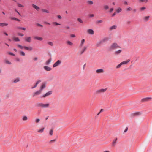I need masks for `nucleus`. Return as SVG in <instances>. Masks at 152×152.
<instances>
[{
    "mask_svg": "<svg viewBox=\"0 0 152 152\" xmlns=\"http://www.w3.org/2000/svg\"><path fill=\"white\" fill-rule=\"evenodd\" d=\"M17 4H18V6L19 7H24L23 5H22L20 3H18Z\"/></svg>",
    "mask_w": 152,
    "mask_h": 152,
    "instance_id": "nucleus-46",
    "label": "nucleus"
},
{
    "mask_svg": "<svg viewBox=\"0 0 152 152\" xmlns=\"http://www.w3.org/2000/svg\"><path fill=\"white\" fill-rule=\"evenodd\" d=\"M61 63V61L60 60H58L53 65V67H56L60 65Z\"/></svg>",
    "mask_w": 152,
    "mask_h": 152,
    "instance_id": "nucleus-5",
    "label": "nucleus"
},
{
    "mask_svg": "<svg viewBox=\"0 0 152 152\" xmlns=\"http://www.w3.org/2000/svg\"><path fill=\"white\" fill-rule=\"evenodd\" d=\"M27 119H28V118L25 115V116H23V118H22V120L23 121H26V120H27Z\"/></svg>",
    "mask_w": 152,
    "mask_h": 152,
    "instance_id": "nucleus-31",
    "label": "nucleus"
},
{
    "mask_svg": "<svg viewBox=\"0 0 152 152\" xmlns=\"http://www.w3.org/2000/svg\"><path fill=\"white\" fill-rule=\"evenodd\" d=\"M117 137H115L113 139L111 144L112 146L115 147V146L117 143Z\"/></svg>",
    "mask_w": 152,
    "mask_h": 152,
    "instance_id": "nucleus-6",
    "label": "nucleus"
},
{
    "mask_svg": "<svg viewBox=\"0 0 152 152\" xmlns=\"http://www.w3.org/2000/svg\"><path fill=\"white\" fill-rule=\"evenodd\" d=\"M41 10H42V12H46V13H49V11L48 10H45L44 9H42Z\"/></svg>",
    "mask_w": 152,
    "mask_h": 152,
    "instance_id": "nucleus-30",
    "label": "nucleus"
},
{
    "mask_svg": "<svg viewBox=\"0 0 152 152\" xmlns=\"http://www.w3.org/2000/svg\"><path fill=\"white\" fill-rule=\"evenodd\" d=\"M124 4L125 5H127L128 4V2L126 1L124 2Z\"/></svg>",
    "mask_w": 152,
    "mask_h": 152,
    "instance_id": "nucleus-58",
    "label": "nucleus"
},
{
    "mask_svg": "<svg viewBox=\"0 0 152 152\" xmlns=\"http://www.w3.org/2000/svg\"><path fill=\"white\" fill-rule=\"evenodd\" d=\"M117 26L116 25H113L110 27V29L112 30L114 29H115L116 28Z\"/></svg>",
    "mask_w": 152,
    "mask_h": 152,
    "instance_id": "nucleus-26",
    "label": "nucleus"
},
{
    "mask_svg": "<svg viewBox=\"0 0 152 152\" xmlns=\"http://www.w3.org/2000/svg\"><path fill=\"white\" fill-rule=\"evenodd\" d=\"M15 11L20 16H21L20 14L19 13V12H18V11L16 9L15 10Z\"/></svg>",
    "mask_w": 152,
    "mask_h": 152,
    "instance_id": "nucleus-60",
    "label": "nucleus"
},
{
    "mask_svg": "<svg viewBox=\"0 0 152 152\" xmlns=\"http://www.w3.org/2000/svg\"><path fill=\"white\" fill-rule=\"evenodd\" d=\"M46 83L45 82H43L40 87V90L42 91V90L43 89H44V88H45L46 87Z\"/></svg>",
    "mask_w": 152,
    "mask_h": 152,
    "instance_id": "nucleus-8",
    "label": "nucleus"
},
{
    "mask_svg": "<svg viewBox=\"0 0 152 152\" xmlns=\"http://www.w3.org/2000/svg\"><path fill=\"white\" fill-rule=\"evenodd\" d=\"M53 24L55 25H60V24L56 22H53Z\"/></svg>",
    "mask_w": 152,
    "mask_h": 152,
    "instance_id": "nucleus-45",
    "label": "nucleus"
},
{
    "mask_svg": "<svg viewBox=\"0 0 152 152\" xmlns=\"http://www.w3.org/2000/svg\"><path fill=\"white\" fill-rule=\"evenodd\" d=\"M87 3L88 4L92 5L93 4V2L91 1H87Z\"/></svg>",
    "mask_w": 152,
    "mask_h": 152,
    "instance_id": "nucleus-36",
    "label": "nucleus"
},
{
    "mask_svg": "<svg viewBox=\"0 0 152 152\" xmlns=\"http://www.w3.org/2000/svg\"><path fill=\"white\" fill-rule=\"evenodd\" d=\"M128 130V127H126V129H125V130H124V132L125 133Z\"/></svg>",
    "mask_w": 152,
    "mask_h": 152,
    "instance_id": "nucleus-63",
    "label": "nucleus"
},
{
    "mask_svg": "<svg viewBox=\"0 0 152 152\" xmlns=\"http://www.w3.org/2000/svg\"><path fill=\"white\" fill-rule=\"evenodd\" d=\"M66 42L67 44L70 45H73V43L69 41H67Z\"/></svg>",
    "mask_w": 152,
    "mask_h": 152,
    "instance_id": "nucleus-34",
    "label": "nucleus"
},
{
    "mask_svg": "<svg viewBox=\"0 0 152 152\" xmlns=\"http://www.w3.org/2000/svg\"><path fill=\"white\" fill-rule=\"evenodd\" d=\"M130 61V60L129 59H128L127 60L121 62V63L122 64V65L123 64H127Z\"/></svg>",
    "mask_w": 152,
    "mask_h": 152,
    "instance_id": "nucleus-22",
    "label": "nucleus"
},
{
    "mask_svg": "<svg viewBox=\"0 0 152 152\" xmlns=\"http://www.w3.org/2000/svg\"><path fill=\"white\" fill-rule=\"evenodd\" d=\"M18 35L19 36L22 37L23 36L24 34L22 33H18Z\"/></svg>",
    "mask_w": 152,
    "mask_h": 152,
    "instance_id": "nucleus-55",
    "label": "nucleus"
},
{
    "mask_svg": "<svg viewBox=\"0 0 152 152\" xmlns=\"http://www.w3.org/2000/svg\"><path fill=\"white\" fill-rule=\"evenodd\" d=\"M37 25L38 26H40L41 27H43V26L39 23H37Z\"/></svg>",
    "mask_w": 152,
    "mask_h": 152,
    "instance_id": "nucleus-57",
    "label": "nucleus"
},
{
    "mask_svg": "<svg viewBox=\"0 0 152 152\" xmlns=\"http://www.w3.org/2000/svg\"><path fill=\"white\" fill-rule=\"evenodd\" d=\"M41 82V80H38L37 81L36 84H35V85H36V86H37V85L39 83H40V82Z\"/></svg>",
    "mask_w": 152,
    "mask_h": 152,
    "instance_id": "nucleus-52",
    "label": "nucleus"
},
{
    "mask_svg": "<svg viewBox=\"0 0 152 152\" xmlns=\"http://www.w3.org/2000/svg\"><path fill=\"white\" fill-rule=\"evenodd\" d=\"M44 129V128H42L41 129L38 130V132L39 133H42L43 132Z\"/></svg>",
    "mask_w": 152,
    "mask_h": 152,
    "instance_id": "nucleus-35",
    "label": "nucleus"
},
{
    "mask_svg": "<svg viewBox=\"0 0 152 152\" xmlns=\"http://www.w3.org/2000/svg\"><path fill=\"white\" fill-rule=\"evenodd\" d=\"M102 22H103V21L102 20H97L96 21V23H102Z\"/></svg>",
    "mask_w": 152,
    "mask_h": 152,
    "instance_id": "nucleus-49",
    "label": "nucleus"
},
{
    "mask_svg": "<svg viewBox=\"0 0 152 152\" xmlns=\"http://www.w3.org/2000/svg\"><path fill=\"white\" fill-rule=\"evenodd\" d=\"M10 19L11 20H16V18H15V17H11L10 18Z\"/></svg>",
    "mask_w": 152,
    "mask_h": 152,
    "instance_id": "nucleus-56",
    "label": "nucleus"
},
{
    "mask_svg": "<svg viewBox=\"0 0 152 152\" xmlns=\"http://www.w3.org/2000/svg\"><path fill=\"white\" fill-rule=\"evenodd\" d=\"M107 88H106L105 89H101L98 90L96 91V93L97 94L104 93L107 90Z\"/></svg>",
    "mask_w": 152,
    "mask_h": 152,
    "instance_id": "nucleus-3",
    "label": "nucleus"
},
{
    "mask_svg": "<svg viewBox=\"0 0 152 152\" xmlns=\"http://www.w3.org/2000/svg\"><path fill=\"white\" fill-rule=\"evenodd\" d=\"M17 46L21 49H23V48H24V46L23 47V46L20 45H18Z\"/></svg>",
    "mask_w": 152,
    "mask_h": 152,
    "instance_id": "nucleus-47",
    "label": "nucleus"
},
{
    "mask_svg": "<svg viewBox=\"0 0 152 152\" xmlns=\"http://www.w3.org/2000/svg\"><path fill=\"white\" fill-rule=\"evenodd\" d=\"M57 17L59 19H61L62 18L61 17L60 15H58L57 16Z\"/></svg>",
    "mask_w": 152,
    "mask_h": 152,
    "instance_id": "nucleus-59",
    "label": "nucleus"
},
{
    "mask_svg": "<svg viewBox=\"0 0 152 152\" xmlns=\"http://www.w3.org/2000/svg\"><path fill=\"white\" fill-rule=\"evenodd\" d=\"M88 33L90 34H94V31L93 30L91 29H89L87 30Z\"/></svg>",
    "mask_w": 152,
    "mask_h": 152,
    "instance_id": "nucleus-13",
    "label": "nucleus"
},
{
    "mask_svg": "<svg viewBox=\"0 0 152 152\" xmlns=\"http://www.w3.org/2000/svg\"><path fill=\"white\" fill-rule=\"evenodd\" d=\"M122 50H118L116 51H115L114 53V54L116 55H118L121 52H122Z\"/></svg>",
    "mask_w": 152,
    "mask_h": 152,
    "instance_id": "nucleus-15",
    "label": "nucleus"
},
{
    "mask_svg": "<svg viewBox=\"0 0 152 152\" xmlns=\"http://www.w3.org/2000/svg\"><path fill=\"white\" fill-rule=\"evenodd\" d=\"M132 10V8L131 7H129L127 8L126 10L127 11H130Z\"/></svg>",
    "mask_w": 152,
    "mask_h": 152,
    "instance_id": "nucleus-54",
    "label": "nucleus"
},
{
    "mask_svg": "<svg viewBox=\"0 0 152 152\" xmlns=\"http://www.w3.org/2000/svg\"><path fill=\"white\" fill-rule=\"evenodd\" d=\"M150 99H151V98L149 97L144 98L142 99V102L147 101Z\"/></svg>",
    "mask_w": 152,
    "mask_h": 152,
    "instance_id": "nucleus-20",
    "label": "nucleus"
},
{
    "mask_svg": "<svg viewBox=\"0 0 152 152\" xmlns=\"http://www.w3.org/2000/svg\"><path fill=\"white\" fill-rule=\"evenodd\" d=\"M70 36L72 37H75V34H72Z\"/></svg>",
    "mask_w": 152,
    "mask_h": 152,
    "instance_id": "nucleus-61",
    "label": "nucleus"
},
{
    "mask_svg": "<svg viewBox=\"0 0 152 152\" xmlns=\"http://www.w3.org/2000/svg\"><path fill=\"white\" fill-rule=\"evenodd\" d=\"M32 6L37 11H39L40 9V8L39 7L36 6L34 4H32Z\"/></svg>",
    "mask_w": 152,
    "mask_h": 152,
    "instance_id": "nucleus-16",
    "label": "nucleus"
},
{
    "mask_svg": "<svg viewBox=\"0 0 152 152\" xmlns=\"http://www.w3.org/2000/svg\"><path fill=\"white\" fill-rule=\"evenodd\" d=\"M122 9L120 8H119L116 10L117 13H118L121 12Z\"/></svg>",
    "mask_w": 152,
    "mask_h": 152,
    "instance_id": "nucleus-38",
    "label": "nucleus"
},
{
    "mask_svg": "<svg viewBox=\"0 0 152 152\" xmlns=\"http://www.w3.org/2000/svg\"><path fill=\"white\" fill-rule=\"evenodd\" d=\"M44 68L45 70L48 71H50L52 69V68H51L48 66H44Z\"/></svg>",
    "mask_w": 152,
    "mask_h": 152,
    "instance_id": "nucleus-12",
    "label": "nucleus"
},
{
    "mask_svg": "<svg viewBox=\"0 0 152 152\" xmlns=\"http://www.w3.org/2000/svg\"><path fill=\"white\" fill-rule=\"evenodd\" d=\"M20 54L21 56H25V53L22 51H20Z\"/></svg>",
    "mask_w": 152,
    "mask_h": 152,
    "instance_id": "nucleus-29",
    "label": "nucleus"
},
{
    "mask_svg": "<svg viewBox=\"0 0 152 152\" xmlns=\"http://www.w3.org/2000/svg\"><path fill=\"white\" fill-rule=\"evenodd\" d=\"M109 38L107 37H104L101 40L103 44L107 42Z\"/></svg>",
    "mask_w": 152,
    "mask_h": 152,
    "instance_id": "nucleus-9",
    "label": "nucleus"
},
{
    "mask_svg": "<svg viewBox=\"0 0 152 152\" xmlns=\"http://www.w3.org/2000/svg\"><path fill=\"white\" fill-rule=\"evenodd\" d=\"M49 134L51 136H52L53 134V130L51 129L50 130L49 132Z\"/></svg>",
    "mask_w": 152,
    "mask_h": 152,
    "instance_id": "nucleus-44",
    "label": "nucleus"
},
{
    "mask_svg": "<svg viewBox=\"0 0 152 152\" xmlns=\"http://www.w3.org/2000/svg\"><path fill=\"white\" fill-rule=\"evenodd\" d=\"M87 46H84L83 47L82 50L84 52L87 49Z\"/></svg>",
    "mask_w": 152,
    "mask_h": 152,
    "instance_id": "nucleus-42",
    "label": "nucleus"
},
{
    "mask_svg": "<svg viewBox=\"0 0 152 152\" xmlns=\"http://www.w3.org/2000/svg\"><path fill=\"white\" fill-rule=\"evenodd\" d=\"M113 10V8H110V12H111Z\"/></svg>",
    "mask_w": 152,
    "mask_h": 152,
    "instance_id": "nucleus-62",
    "label": "nucleus"
},
{
    "mask_svg": "<svg viewBox=\"0 0 152 152\" xmlns=\"http://www.w3.org/2000/svg\"><path fill=\"white\" fill-rule=\"evenodd\" d=\"M102 42V41L100 40V41H99L96 44V46L97 47H99L101 45L103 44Z\"/></svg>",
    "mask_w": 152,
    "mask_h": 152,
    "instance_id": "nucleus-17",
    "label": "nucleus"
},
{
    "mask_svg": "<svg viewBox=\"0 0 152 152\" xmlns=\"http://www.w3.org/2000/svg\"><path fill=\"white\" fill-rule=\"evenodd\" d=\"M42 91L39 89V90L34 92L33 94V96L34 97L36 96L40 95L41 94Z\"/></svg>",
    "mask_w": 152,
    "mask_h": 152,
    "instance_id": "nucleus-7",
    "label": "nucleus"
},
{
    "mask_svg": "<svg viewBox=\"0 0 152 152\" xmlns=\"http://www.w3.org/2000/svg\"><path fill=\"white\" fill-rule=\"evenodd\" d=\"M37 106L41 107L42 108H47L49 107L50 104L49 103L44 104L42 103H37Z\"/></svg>",
    "mask_w": 152,
    "mask_h": 152,
    "instance_id": "nucleus-1",
    "label": "nucleus"
},
{
    "mask_svg": "<svg viewBox=\"0 0 152 152\" xmlns=\"http://www.w3.org/2000/svg\"><path fill=\"white\" fill-rule=\"evenodd\" d=\"M96 72L97 73H103L104 71L102 69H98L96 70Z\"/></svg>",
    "mask_w": 152,
    "mask_h": 152,
    "instance_id": "nucleus-14",
    "label": "nucleus"
},
{
    "mask_svg": "<svg viewBox=\"0 0 152 152\" xmlns=\"http://www.w3.org/2000/svg\"><path fill=\"white\" fill-rule=\"evenodd\" d=\"M40 121V119L39 118H36L34 122L35 123H38Z\"/></svg>",
    "mask_w": 152,
    "mask_h": 152,
    "instance_id": "nucleus-33",
    "label": "nucleus"
},
{
    "mask_svg": "<svg viewBox=\"0 0 152 152\" xmlns=\"http://www.w3.org/2000/svg\"><path fill=\"white\" fill-rule=\"evenodd\" d=\"M8 53L10 55H12V56H15V55L13 53H12V52H9Z\"/></svg>",
    "mask_w": 152,
    "mask_h": 152,
    "instance_id": "nucleus-50",
    "label": "nucleus"
},
{
    "mask_svg": "<svg viewBox=\"0 0 152 152\" xmlns=\"http://www.w3.org/2000/svg\"><path fill=\"white\" fill-rule=\"evenodd\" d=\"M120 47L116 43L112 44L110 47V50H115L118 48H120Z\"/></svg>",
    "mask_w": 152,
    "mask_h": 152,
    "instance_id": "nucleus-2",
    "label": "nucleus"
},
{
    "mask_svg": "<svg viewBox=\"0 0 152 152\" xmlns=\"http://www.w3.org/2000/svg\"><path fill=\"white\" fill-rule=\"evenodd\" d=\"M150 16H145L144 18V20L145 22H147Z\"/></svg>",
    "mask_w": 152,
    "mask_h": 152,
    "instance_id": "nucleus-24",
    "label": "nucleus"
},
{
    "mask_svg": "<svg viewBox=\"0 0 152 152\" xmlns=\"http://www.w3.org/2000/svg\"><path fill=\"white\" fill-rule=\"evenodd\" d=\"M8 25V24L7 23H0V26L1 27H4V26H7Z\"/></svg>",
    "mask_w": 152,
    "mask_h": 152,
    "instance_id": "nucleus-27",
    "label": "nucleus"
},
{
    "mask_svg": "<svg viewBox=\"0 0 152 152\" xmlns=\"http://www.w3.org/2000/svg\"><path fill=\"white\" fill-rule=\"evenodd\" d=\"M122 65V64L121 63H120V64H119L118 65L116 66V68L118 69V68H120L121 67V66Z\"/></svg>",
    "mask_w": 152,
    "mask_h": 152,
    "instance_id": "nucleus-43",
    "label": "nucleus"
},
{
    "mask_svg": "<svg viewBox=\"0 0 152 152\" xmlns=\"http://www.w3.org/2000/svg\"><path fill=\"white\" fill-rule=\"evenodd\" d=\"M13 40L14 41H16V42H17V41H20V39L18 37L15 38Z\"/></svg>",
    "mask_w": 152,
    "mask_h": 152,
    "instance_id": "nucleus-37",
    "label": "nucleus"
},
{
    "mask_svg": "<svg viewBox=\"0 0 152 152\" xmlns=\"http://www.w3.org/2000/svg\"><path fill=\"white\" fill-rule=\"evenodd\" d=\"M4 62L6 63L7 64H11V63L7 60H4Z\"/></svg>",
    "mask_w": 152,
    "mask_h": 152,
    "instance_id": "nucleus-32",
    "label": "nucleus"
},
{
    "mask_svg": "<svg viewBox=\"0 0 152 152\" xmlns=\"http://www.w3.org/2000/svg\"><path fill=\"white\" fill-rule=\"evenodd\" d=\"M104 8L105 10H106L109 8V7L108 5H106L104 6Z\"/></svg>",
    "mask_w": 152,
    "mask_h": 152,
    "instance_id": "nucleus-39",
    "label": "nucleus"
},
{
    "mask_svg": "<svg viewBox=\"0 0 152 152\" xmlns=\"http://www.w3.org/2000/svg\"><path fill=\"white\" fill-rule=\"evenodd\" d=\"M20 80V78H17L15 79L14 80L13 82L15 83H17Z\"/></svg>",
    "mask_w": 152,
    "mask_h": 152,
    "instance_id": "nucleus-28",
    "label": "nucleus"
},
{
    "mask_svg": "<svg viewBox=\"0 0 152 152\" xmlns=\"http://www.w3.org/2000/svg\"><path fill=\"white\" fill-rule=\"evenodd\" d=\"M77 20L78 21H79L80 23H83V21L80 18H78L77 19Z\"/></svg>",
    "mask_w": 152,
    "mask_h": 152,
    "instance_id": "nucleus-41",
    "label": "nucleus"
},
{
    "mask_svg": "<svg viewBox=\"0 0 152 152\" xmlns=\"http://www.w3.org/2000/svg\"><path fill=\"white\" fill-rule=\"evenodd\" d=\"M52 93V91H49L46 93L45 94H44L42 96H41V97L42 98H45L47 97L50 95H51Z\"/></svg>",
    "mask_w": 152,
    "mask_h": 152,
    "instance_id": "nucleus-4",
    "label": "nucleus"
},
{
    "mask_svg": "<svg viewBox=\"0 0 152 152\" xmlns=\"http://www.w3.org/2000/svg\"><path fill=\"white\" fill-rule=\"evenodd\" d=\"M104 110L102 109H101L100 111L98 114H97V115H98L101 112H102Z\"/></svg>",
    "mask_w": 152,
    "mask_h": 152,
    "instance_id": "nucleus-53",
    "label": "nucleus"
},
{
    "mask_svg": "<svg viewBox=\"0 0 152 152\" xmlns=\"http://www.w3.org/2000/svg\"><path fill=\"white\" fill-rule=\"evenodd\" d=\"M48 44L50 45L51 46H53V43L51 42H47Z\"/></svg>",
    "mask_w": 152,
    "mask_h": 152,
    "instance_id": "nucleus-40",
    "label": "nucleus"
},
{
    "mask_svg": "<svg viewBox=\"0 0 152 152\" xmlns=\"http://www.w3.org/2000/svg\"><path fill=\"white\" fill-rule=\"evenodd\" d=\"M85 42V40L84 39H83L81 40V43L80 45V47L81 48L83 46V45L84 43Z\"/></svg>",
    "mask_w": 152,
    "mask_h": 152,
    "instance_id": "nucleus-23",
    "label": "nucleus"
},
{
    "mask_svg": "<svg viewBox=\"0 0 152 152\" xmlns=\"http://www.w3.org/2000/svg\"><path fill=\"white\" fill-rule=\"evenodd\" d=\"M34 39L39 40L40 41H42L43 39L42 38L38 37H34Z\"/></svg>",
    "mask_w": 152,
    "mask_h": 152,
    "instance_id": "nucleus-25",
    "label": "nucleus"
},
{
    "mask_svg": "<svg viewBox=\"0 0 152 152\" xmlns=\"http://www.w3.org/2000/svg\"><path fill=\"white\" fill-rule=\"evenodd\" d=\"M141 113L140 112H136L134 113H132L131 114L132 117H134V116L137 115H141Z\"/></svg>",
    "mask_w": 152,
    "mask_h": 152,
    "instance_id": "nucleus-10",
    "label": "nucleus"
},
{
    "mask_svg": "<svg viewBox=\"0 0 152 152\" xmlns=\"http://www.w3.org/2000/svg\"><path fill=\"white\" fill-rule=\"evenodd\" d=\"M51 61V58H50L48 60H47L45 62V64L47 65H48L50 63Z\"/></svg>",
    "mask_w": 152,
    "mask_h": 152,
    "instance_id": "nucleus-19",
    "label": "nucleus"
},
{
    "mask_svg": "<svg viewBox=\"0 0 152 152\" xmlns=\"http://www.w3.org/2000/svg\"><path fill=\"white\" fill-rule=\"evenodd\" d=\"M24 48L26 50H32V48L31 47H27L26 46H24Z\"/></svg>",
    "mask_w": 152,
    "mask_h": 152,
    "instance_id": "nucleus-21",
    "label": "nucleus"
},
{
    "mask_svg": "<svg viewBox=\"0 0 152 152\" xmlns=\"http://www.w3.org/2000/svg\"><path fill=\"white\" fill-rule=\"evenodd\" d=\"M25 39L26 42H30L31 41V38L30 37H26Z\"/></svg>",
    "mask_w": 152,
    "mask_h": 152,
    "instance_id": "nucleus-11",
    "label": "nucleus"
},
{
    "mask_svg": "<svg viewBox=\"0 0 152 152\" xmlns=\"http://www.w3.org/2000/svg\"><path fill=\"white\" fill-rule=\"evenodd\" d=\"M146 9V7H141L140 8V10L141 11H143L145 10Z\"/></svg>",
    "mask_w": 152,
    "mask_h": 152,
    "instance_id": "nucleus-48",
    "label": "nucleus"
},
{
    "mask_svg": "<svg viewBox=\"0 0 152 152\" xmlns=\"http://www.w3.org/2000/svg\"><path fill=\"white\" fill-rule=\"evenodd\" d=\"M102 42V41L100 40V41H99L96 44V46L97 47H99L101 45L103 44Z\"/></svg>",
    "mask_w": 152,
    "mask_h": 152,
    "instance_id": "nucleus-18",
    "label": "nucleus"
},
{
    "mask_svg": "<svg viewBox=\"0 0 152 152\" xmlns=\"http://www.w3.org/2000/svg\"><path fill=\"white\" fill-rule=\"evenodd\" d=\"M41 82V80H38L37 81L36 84H35V85H36V86H37V85L39 83H40V82Z\"/></svg>",
    "mask_w": 152,
    "mask_h": 152,
    "instance_id": "nucleus-51",
    "label": "nucleus"
},
{
    "mask_svg": "<svg viewBox=\"0 0 152 152\" xmlns=\"http://www.w3.org/2000/svg\"><path fill=\"white\" fill-rule=\"evenodd\" d=\"M84 52L82 50V51H81L80 52V54L81 55L82 54L84 53Z\"/></svg>",
    "mask_w": 152,
    "mask_h": 152,
    "instance_id": "nucleus-64",
    "label": "nucleus"
}]
</instances>
